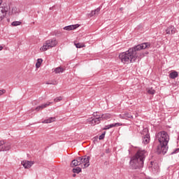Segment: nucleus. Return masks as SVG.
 Instances as JSON below:
<instances>
[{"instance_id": "obj_1", "label": "nucleus", "mask_w": 179, "mask_h": 179, "mask_svg": "<svg viewBox=\"0 0 179 179\" xmlns=\"http://www.w3.org/2000/svg\"><path fill=\"white\" fill-rule=\"evenodd\" d=\"M146 48H150V43H143L140 45H137L133 48H129L126 52H123L119 55V59L122 64H128L131 62H135L137 58L142 57L141 50H145Z\"/></svg>"}, {"instance_id": "obj_2", "label": "nucleus", "mask_w": 179, "mask_h": 179, "mask_svg": "<svg viewBox=\"0 0 179 179\" xmlns=\"http://www.w3.org/2000/svg\"><path fill=\"white\" fill-rule=\"evenodd\" d=\"M155 138L159 143L157 148V155H166L169 150V142L170 141L169 133L165 131H159L155 134Z\"/></svg>"}, {"instance_id": "obj_3", "label": "nucleus", "mask_w": 179, "mask_h": 179, "mask_svg": "<svg viewBox=\"0 0 179 179\" xmlns=\"http://www.w3.org/2000/svg\"><path fill=\"white\" fill-rule=\"evenodd\" d=\"M146 156H148V152H146V150H138L135 155L131 158L129 162L130 169H131V170H141V169H143Z\"/></svg>"}, {"instance_id": "obj_4", "label": "nucleus", "mask_w": 179, "mask_h": 179, "mask_svg": "<svg viewBox=\"0 0 179 179\" xmlns=\"http://www.w3.org/2000/svg\"><path fill=\"white\" fill-rule=\"evenodd\" d=\"M57 44H58V41H57L55 38H53L46 41L45 43L40 48V50L41 51H47V50H50V48L56 47Z\"/></svg>"}, {"instance_id": "obj_5", "label": "nucleus", "mask_w": 179, "mask_h": 179, "mask_svg": "<svg viewBox=\"0 0 179 179\" xmlns=\"http://www.w3.org/2000/svg\"><path fill=\"white\" fill-rule=\"evenodd\" d=\"M6 6L8 8L7 13H8L9 16H12V15H17L19 13H20V10L16 8V6H12L10 3L8 4V6L6 3Z\"/></svg>"}, {"instance_id": "obj_6", "label": "nucleus", "mask_w": 179, "mask_h": 179, "mask_svg": "<svg viewBox=\"0 0 179 179\" xmlns=\"http://www.w3.org/2000/svg\"><path fill=\"white\" fill-rule=\"evenodd\" d=\"M143 145H148L150 142V134H149V129L144 128L143 130Z\"/></svg>"}, {"instance_id": "obj_7", "label": "nucleus", "mask_w": 179, "mask_h": 179, "mask_svg": "<svg viewBox=\"0 0 179 179\" xmlns=\"http://www.w3.org/2000/svg\"><path fill=\"white\" fill-rule=\"evenodd\" d=\"M78 159V162L80 164H83L84 169H86V167H89L90 166V157H77Z\"/></svg>"}, {"instance_id": "obj_8", "label": "nucleus", "mask_w": 179, "mask_h": 179, "mask_svg": "<svg viewBox=\"0 0 179 179\" xmlns=\"http://www.w3.org/2000/svg\"><path fill=\"white\" fill-rule=\"evenodd\" d=\"M11 145L10 143H6L5 141H0V152H8L10 150Z\"/></svg>"}, {"instance_id": "obj_9", "label": "nucleus", "mask_w": 179, "mask_h": 179, "mask_svg": "<svg viewBox=\"0 0 179 179\" xmlns=\"http://www.w3.org/2000/svg\"><path fill=\"white\" fill-rule=\"evenodd\" d=\"M8 13V7L6 6V3H3V6L0 9V22H2L3 19L6 17Z\"/></svg>"}, {"instance_id": "obj_10", "label": "nucleus", "mask_w": 179, "mask_h": 179, "mask_svg": "<svg viewBox=\"0 0 179 179\" xmlns=\"http://www.w3.org/2000/svg\"><path fill=\"white\" fill-rule=\"evenodd\" d=\"M87 122H89V124L91 125L94 126L97 125V124H100V122H101V119L100 118V116L98 117H91L87 119Z\"/></svg>"}, {"instance_id": "obj_11", "label": "nucleus", "mask_w": 179, "mask_h": 179, "mask_svg": "<svg viewBox=\"0 0 179 179\" xmlns=\"http://www.w3.org/2000/svg\"><path fill=\"white\" fill-rule=\"evenodd\" d=\"M22 166L24 167V169H30L34 164L33 162L30 161H22L21 162Z\"/></svg>"}, {"instance_id": "obj_12", "label": "nucleus", "mask_w": 179, "mask_h": 179, "mask_svg": "<svg viewBox=\"0 0 179 179\" xmlns=\"http://www.w3.org/2000/svg\"><path fill=\"white\" fill-rule=\"evenodd\" d=\"M79 24H73V25H69L64 27V30H66L67 31H71V30H75L79 27Z\"/></svg>"}, {"instance_id": "obj_13", "label": "nucleus", "mask_w": 179, "mask_h": 179, "mask_svg": "<svg viewBox=\"0 0 179 179\" xmlns=\"http://www.w3.org/2000/svg\"><path fill=\"white\" fill-rule=\"evenodd\" d=\"M50 104H52V102H48L46 103H43L42 105L36 107V111H40L41 110H44V108L48 107V106H50Z\"/></svg>"}, {"instance_id": "obj_14", "label": "nucleus", "mask_w": 179, "mask_h": 179, "mask_svg": "<svg viewBox=\"0 0 179 179\" xmlns=\"http://www.w3.org/2000/svg\"><path fill=\"white\" fill-rule=\"evenodd\" d=\"M166 34H176L174 26H170L166 29Z\"/></svg>"}, {"instance_id": "obj_15", "label": "nucleus", "mask_w": 179, "mask_h": 179, "mask_svg": "<svg viewBox=\"0 0 179 179\" xmlns=\"http://www.w3.org/2000/svg\"><path fill=\"white\" fill-rule=\"evenodd\" d=\"M121 117L124 120H134V116H132V115L128 112H125L123 115H121Z\"/></svg>"}, {"instance_id": "obj_16", "label": "nucleus", "mask_w": 179, "mask_h": 179, "mask_svg": "<svg viewBox=\"0 0 179 179\" xmlns=\"http://www.w3.org/2000/svg\"><path fill=\"white\" fill-rule=\"evenodd\" d=\"M54 121H55V117H48L43 122V124H51V122H54Z\"/></svg>"}, {"instance_id": "obj_17", "label": "nucleus", "mask_w": 179, "mask_h": 179, "mask_svg": "<svg viewBox=\"0 0 179 179\" xmlns=\"http://www.w3.org/2000/svg\"><path fill=\"white\" fill-rule=\"evenodd\" d=\"M99 118H101V121H103V120H110V115L108 113H105L99 115Z\"/></svg>"}, {"instance_id": "obj_18", "label": "nucleus", "mask_w": 179, "mask_h": 179, "mask_svg": "<svg viewBox=\"0 0 179 179\" xmlns=\"http://www.w3.org/2000/svg\"><path fill=\"white\" fill-rule=\"evenodd\" d=\"M71 167H76V166H80V163L79 162V159L77 157V159H74L71 162Z\"/></svg>"}, {"instance_id": "obj_19", "label": "nucleus", "mask_w": 179, "mask_h": 179, "mask_svg": "<svg viewBox=\"0 0 179 179\" xmlns=\"http://www.w3.org/2000/svg\"><path fill=\"white\" fill-rule=\"evenodd\" d=\"M169 78L171 79H176V78H178V72L175 71L170 73Z\"/></svg>"}, {"instance_id": "obj_20", "label": "nucleus", "mask_w": 179, "mask_h": 179, "mask_svg": "<svg viewBox=\"0 0 179 179\" xmlns=\"http://www.w3.org/2000/svg\"><path fill=\"white\" fill-rule=\"evenodd\" d=\"M152 171L153 174H157V173H159V166H157V164H155L152 168Z\"/></svg>"}, {"instance_id": "obj_21", "label": "nucleus", "mask_w": 179, "mask_h": 179, "mask_svg": "<svg viewBox=\"0 0 179 179\" xmlns=\"http://www.w3.org/2000/svg\"><path fill=\"white\" fill-rule=\"evenodd\" d=\"M146 92L147 93H148V94H152V95L156 93V90H153L152 87L147 88Z\"/></svg>"}, {"instance_id": "obj_22", "label": "nucleus", "mask_w": 179, "mask_h": 179, "mask_svg": "<svg viewBox=\"0 0 179 179\" xmlns=\"http://www.w3.org/2000/svg\"><path fill=\"white\" fill-rule=\"evenodd\" d=\"M99 12H100V8H98L96 10H92L90 15L91 17L94 16V15H99Z\"/></svg>"}, {"instance_id": "obj_23", "label": "nucleus", "mask_w": 179, "mask_h": 179, "mask_svg": "<svg viewBox=\"0 0 179 179\" xmlns=\"http://www.w3.org/2000/svg\"><path fill=\"white\" fill-rule=\"evenodd\" d=\"M80 171H82V169L79 166H77V167L73 169V173L79 174V173H80Z\"/></svg>"}, {"instance_id": "obj_24", "label": "nucleus", "mask_w": 179, "mask_h": 179, "mask_svg": "<svg viewBox=\"0 0 179 179\" xmlns=\"http://www.w3.org/2000/svg\"><path fill=\"white\" fill-rule=\"evenodd\" d=\"M55 73H62V72H64V69L62 67H57L55 69Z\"/></svg>"}, {"instance_id": "obj_25", "label": "nucleus", "mask_w": 179, "mask_h": 179, "mask_svg": "<svg viewBox=\"0 0 179 179\" xmlns=\"http://www.w3.org/2000/svg\"><path fill=\"white\" fill-rule=\"evenodd\" d=\"M22 24V22L20 21H14L11 23V26L16 27V26H20Z\"/></svg>"}, {"instance_id": "obj_26", "label": "nucleus", "mask_w": 179, "mask_h": 179, "mask_svg": "<svg viewBox=\"0 0 179 179\" xmlns=\"http://www.w3.org/2000/svg\"><path fill=\"white\" fill-rule=\"evenodd\" d=\"M42 62H43V59H38L37 62L36 64V68H40V66L41 65Z\"/></svg>"}, {"instance_id": "obj_27", "label": "nucleus", "mask_w": 179, "mask_h": 179, "mask_svg": "<svg viewBox=\"0 0 179 179\" xmlns=\"http://www.w3.org/2000/svg\"><path fill=\"white\" fill-rule=\"evenodd\" d=\"M75 45L76 48H83V47H85V44L80 43H75Z\"/></svg>"}, {"instance_id": "obj_28", "label": "nucleus", "mask_w": 179, "mask_h": 179, "mask_svg": "<svg viewBox=\"0 0 179 179\" xmlns=\"http://www.w3.org/2000/svg\"><path fill=\"white\" fill-rule=\"evenodd\" d=\"M62 100V96H58L54 99L55 103H59Z\"/></svg>"}, {"instance_id": "obj_29", "label": "nucleus", "mask_w": 179, "mask_h": 179, "mask_svg": "<svg viewBox=\"0 0 179 179\" xmlns=\"http://www.w3.org/2000/svg\"><path fill=\"white\" fill-rule=\"evenodd\" d=\"M105 136H106V132L103 133L101 135L99 136V141L104 139Z\"/></svg>"}, {"instance_id": "obj_30", "label": "nucleus", "mask_w": 179, "mask_h": 179, "mask_svg": "<svg viewBox=\"0 0 179 179\" xmlns=\"http://www.w3.org/2000/svg\"><path fill=\"white\" fill-rule=\"evenodd\" d=\"M179 152V148H176L175 150H173L171 155H176V153H178Z\"/></svg>"}, {"instance_id": "obj_31", "label": "nucleus", "mask_w": 179, "mask_h": 179, "mask_svg": "<svg viewBox=\"0 0 179 179\" xmlns=\"http://www.w3.org/2000/svg\"><path fill=\"white\" fill-rule=\"evenodd\" d=\"M99 115H98L97 112H95L93 113V118H97L99 117Z\"/></svg>"}, {"instance_id": "obj_32", "label": "nucleus", "mask_w": 179, "mask_h": 179, "mask_svg": "<svg viewBox=\"0 0 179 179\" xmlns=\"http://www.w3.org/2000/svg\"><path fill=\"white\" fill-rule=\"evenodd\" d=\"M6 92V90H0V96H2V94H4V93Z\"/></svg>"}, {"instance_id": "obj_33", "label": "nucleus", "mask_w": 179, "mask_h": 179, "mask_svg": "<svg viewBox=\"0 0 179 179\" xmlns=\"http://www.w3.org/2000/svg\"><path fill=\"white\" fill-rule=\"evenodd\" d=\"M113 124H114V127H121V123H113Z\"/></svg>"}, {"instance_id": "obj_34", "label": "nucleus", "mask_w": 179, "mask_h": 179, "mask_svg": "<svg viewBox=\"0 0 179 179\" xmlns=\"http://www.w3.org/2000/svg\"><path fill=\"white\" fill-rule=\"evenodd\" d=\"M109 126V129L110 128H114V123L113 124H108Z\"/></svg>"}, {"instance_id": "obj_35", "label": "nucleus", "mask_w": 179, "mask_h": 179, "mask_svg": "<svg viewBox=\"0 0 179 179\" xmlns=\"http://www.w3.org/2000/svg\"><path fill=\"white\" fill-rule=\"evenodd\" d=\"M1 5H3V0H0V6H1ZM0 9H2V7L0 8Z\"/></svg>"}, {"instance_id": "obj_36", "label": "nucleus", "mask_w": 179, "mask_h": 179, "mask_svg": "<svg viewBox=\"0 0 179 179\" xmlns=\"http://www.w3.org/2000/svg\"><path fill=\"white\" fill-rule=\"evenodd\" d=\"M104 129H110L108 124L105 126Z\"/></svg>"}, {"instance_id": "obj_37", "label": "nucleus", "mask_w": 179, "mask_h": 179, "mask_svg": "<svg viewBox=\"0 0 179 179\" xmlns=\"http://www.w3.org/2000/svg\"><path fill=\"white\" fill-rule=\"evenodd\" d=\"M46 85H55L54 83H46Z\"/></svg>"}, {"instance_id": "obj_38", "label": "nucleus", "mask_w": 179, "mask_h": 179, "mask_svg": "<svg viewBox=\"0 0 179 179\" xmlns=\"http://www.w3.org/2000/svg\"><path fill=\"white\" fill-rule=\"evenodd\" d=\"M3 49V47L0 46V51H2Z\"/></svg>"}, {"instance_id": "obj_39", "label": "nucleus", "mask_w": 179, "mask_h": 179, "mask_svg": "<svg viewBox=\"0 0 179 179\" xmlns=\"http://www.w3.org/2000/svg\"><path fill=\"white\" fill-rule=\"evenodd\" d=\"M73 177H76V174L73 173Z\"/></svg>"}, {"instance_id": "obj_40", "label": "nucleus", "mask_w": 179, "mask_h": 179, "mask_svg": "<svg viewBox=\"0 0 179 179\" xmlns=\"http://www.w3.org/2000/svg\"><path fill=\"white\" fill-rule=\"evenodd\" d=\"M57 34H61V32L57 31Z\"/></svg>"}, {"instance_id": "obj_41", "label": "nucleus", "mask_w": 179, "mask_h": 179, "mask_svg": "<svg viewBox=\"0 0 179 179\" xmlns=\"http://www.w3.org/2000/svg\"><path fill=\"white\" fill-rule=\"evenodd\" d=\"M51 9H52V7H50V10H51Z\"/></svg>"}, {"instance_id": "obj_42", "label": "nucleus", "mask_w": 179, "mask_h": 179, "mask_svg": "<svg viewBox=\"0 0 179 179\" xmlns=\"http://www.w3.org/2000/svg\"><path fill=\"white\" fill-rule=\"evenodd\" d=\"M151 164H153V162H151Z\"/></svg>"}]
</instances>
